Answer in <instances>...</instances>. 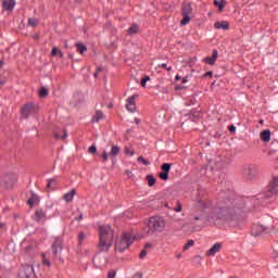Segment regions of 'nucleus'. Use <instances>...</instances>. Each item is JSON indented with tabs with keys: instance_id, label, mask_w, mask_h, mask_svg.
<instances>
[{
	"instance_id": "obj_1",
	"label": "nucleus",
	"mask_w": 278,
	"mask_h": 278,
	"mask_svg": "<svg viewBox=\"0 0 278 278\" xmlns=\"http://www.w3.org/2000/svg\"><path fill=\"white\" fill-rule=\"evenodd\" d=\"M247 204L242 198H233L231 193L222 191L218 195L216 204L208 212L207 220L216 223H238L244 214Z\"/></svg>"
},
{
	"instance_id": "obj_2",
	"label": "nucleus",
	"mask_w": 278,
	"mask_h": 278,
	"mask_svg": "<svg viewBox=\"0 0 278 278\" xmlns=\"http://www.w3.org/2000/svg\"><path fill=\"white\" fill-rule=\"evenodd\" d=\"M99 242L97 244V249L99 253H108L112 245L114 244V230L112 226H99Z\"/></svg>"
},
{
	"instance_id": "obj_3",
	"label": "nucleus",
	"mask_w": 278,
	"mask_h": 278,
	"mask_svg": "<svg viewBox=\"0 0 278 278\" xmlns=\"http://www.w3.org/2000/svg\"><path fill=\"white\" fill-rule=\"evenodd\" d=\"M166 229V222L164 218L153 216L149 218L148 226L143 229L146 236H153V233H162Z\"/></svg>"
},
{
	"instance_id": "obj_4",
	"label": "nucleus",
	"mask_w": 278,
	"mask_h": 278,
	"mask_svg": "<svg viewBox=\"0 0 278 278\" xmlns=\"http://www.w3.org/2000/svg\"><path fill=\"white\" fill-rule=\"evenodd\" d=\"M134 244L131 240V235L129 232H124L119 239L115 241V257H118V253H124Z\"/></svg>"
},
{
	"instance_id": "obj_5",
	"label": "nucleus",
	"mask_w": 278,
	"mask_h": 278,
	"mask_svg": "<svg viewBox=\"0 0 278 278\" xmlns=\"http://www.w3.org/2000/svg\"><path fill=\"white\" fill-rule=\"evenodd\" d=\"M62 251H64V242L60 238H55L51 244V260L53 262H60V264H64V258H62Z\"/></svg>"
},
{
	"instance_id": "obj_6",
	"label": "nucleus",
	"mask_w": 278,
	"mask_h": 278,
	"mask_svg": "<svg viewBox=\"0 0 278 278\" xmlns=\"http://www.w3.org/2000/svg\"><path fill=\"white\" fill-rule=\"evenodd\" d=\"M17 278H38V273L34 265L24 264L17 271Z\"/></svg>"
},
{
	"instance_id": "obj_7",
	"label": "nucleus",
	"mask_w": 278,
	"mask_h": 278,
	"mask_svg": "<svg viewBox=\"0 0 278 278\" xmlns=\"http://www.w3.org/2000/svg\"><path fill=\"white\" fill-rule=\"evenodd\" d=\"M40 108L38 104L34 102L26 103L22 109H21V114L23 118H29L33 114H38Z\"/></svg>"
},
{
	"instance_id": "obj_8",
	"label": "nucleus",
	"mask_w": 278,
	"mask_h": 278,
	"mask_svg": "<svg viewBox=\"0 0 278 278\" xmlns=\"http://www.w3.org/2000/svg\"><path fill=\"white\" fill-rule=\"evenodd\" d=\"M278 194V177L274 176L271 180L268 182L265 189V199H270Z\"/></svg>"
},
{
	"instance_id": "obj_9",
	"label": "nucleus",
	"mask_w": 278,
	"mask_h": 278,
	"mask_svg": "<svg viewBox=\"0 0 278 278\" xmlns=\"http://www.w3.org/2000/svg\"><path fill=\"white\" fill-rule=\"evenodd\" d=\"M258 175H260V170L257 169L256 166L247 165L243 167V177L248 181H254V179H257Z\"/></svg>"
},
{
	"instance_id": "obj_10",
	"label": "nucleus",
	"mask_w": 278,
	"mask_h": 278,
	"mask_svg": "<svg viewBox=\"0 0 278 278\" xmlns=\"http://www.w3.org/2000/svg\"><path fill=\"white\" fill-rule=\"evenodd\" d=\"M182 20L180 21V25H188L192 17H190V14H192V3L190 2H184L182 3Z\"/></svg>"
},
{
	"instance_id": "obj_11",
	"label": "nucleus",
	"mask_w": 278,
	"mask_h": 278,
	"mask_svg": "<svg viewBox=\"0 0 278 278\" xmlns=\"http://www.w3.org/2000/svg\"><path fill=\"white\" fill-rule=\"evenodd\" d=\"M16 181H18V175L16 174H5L2 177V184L4 188H7L8 190L14 188V186L16 185Z\"/></svg>"
},
{
	"instance_id": "obj_12",
	"label": "nucleus",
	"mask_w": 278,
	"mask_h": 278,
	"mask_svg": "<svg viewBox=\"0 0 278 278\" xmlns=\"http://www.w3.org/2000/svg\"><path fill=\"white\" fill-rule=\"evenodd\" d=\"M251 233L252 236H254V238H257L258 236H264V233H266V224H262V223L253 224Z\"/></svg>"
},
{
	"instance_id": "obj_13",
	"label": "nucleus",
	"mask_w": 278,
	"mask_h": 278,
	"mask_svg": "<svg viewBox=\"0 0 278 278\" xmlns=\"http://www.w3.org/2000/svg\"><path fill=\"white\" fill-rule=\"evenodd\" d=\"M173 164L170 163H164L161 166V173L159 174L160 179H162L163 181H168V173H170V168H172Z\"/></svg>"
},
{
	"instance_id": "obj_14",
	"label": "nucleus",
	"mask_w": 278,
	"mask_h": 278,
	"mask_svg": "<svg viewBox=\"0 0 278 278\" xmlns=\"http://www.w3.org/2000/svg\"><path fill=\"white\" fill-rule=\"evenodd\" d=\"M136 99H138V94H134V96H131V97H129L127 99L126 110L128 112H131V113L136 112V110H137V108H136Z\"/></svg>"
},
{
	"instance_id": "obj_15",
	"label": "nucleus",
	"mask_w": 278,
	"mask_h": 278,
	"mask_svg": "<svg viewBox=\"0 0 278 278\" xmlns=\"http://www.w3.org/2000/svg\"><path fill=\"white\" fill-rule=\"evenodd\" d=\"M198 207L199 210H202V212H204V210H210V207H212V200L210 199L198 200Z\"/></svg>"
},
{
	"instance_id": "obj_16",
	"label": "nucleus",
	"mask_w": 278,
	"mask_h": 278,
	"mask_svg": "<svg viewBox=\"0 0 278 278\" xmlns=\"http://www.w3.org/2000/svg\"><path fill=\"white\" fill-rule=\"evenodd\" d=\"M222 249H223V244H222V243H215V244L206 252V256H207V257H212V256L216 255V253H219Z\"/></svg>"
},
{
	"instance_id": "obj_17",
	"label": "nucleus",
	"mask_w": 278,
	"mask_h": 278,
	"mask_svg": "<svg viewBox=\"0 0 278 278\" xmlns=\"http://www.w3.org/2000/svg\"><path fill=\"white\" fill-rule=\"evenodd\" d=\"M218 60V50H213L212 56H206L203 59V62L210 64V66H214V63Z\"/></svg>"
},
{
	"instance_id": "obj_18",
	"label": "nucleus",
	"mask_w": 278,
	"mask_h": 278,
	"mask_svg": "<svg viewBox=\"0 0 278 278\" xmlns=\"http://www.w3.org/2000/svg\"><path fill=\"white\" fill-rule=\"evenodd\" d=\"M14 5H16L15 0H2V8L7 12H12V10H14Z\"/></svg>"
},
{
	"instance_id": "obj_19",
	"label": "nucleus",
	"mask_w": 278,
	"mask_h": 278,
	"mask_svg": "<svg viewBox=\"0 0 278 278\" xmlns=\"http://www.w3.org/2000/svg\"><path fill=\"white\" fill-rule=\"evenodd\" d=\"M38 203H40V198L38 194L34 193V191H30V198L27 200V205L34 207V205H38Z\"/></svg>"
},
{
	"instance_id": "obj_20",
	"label": "nucleus",
	"mask_w": 278,
	"mask_h": 278,
	"mask_svg": "<svg viewBox=\"0 0 278 278\" xmlns=\"http://www.w3.org/2000/svg\"><path fill=\"white\" fill-rule=\"evenodd\" d=\"M75 194H77V190L72 189L70 192L63 195V201H65L66 203L73 202Z\"/></svg>"
},
{
	"instance_id": "obj_21",
	"label": "nucleus",
	"mask_w": 278,
	"mask_h": 278,
	"mask_svg": "<svg viewBox=\"0 0 278 278\" xmlns=\"http://www.w3.org/2000/svg\"><path fill=\"white\" fill-rule=\"evenodd\" d=\"M103 118H105L103 111L97 110L91 118V123H99V121H103Z\"/></svg>"
},
{
	"instance_id": "obj_22",
	"label": "nucleus",
	"mask_w": 278,
	"mask_h": 278,
	"mask_svg": "<svg viewBox=\"0 0 278 278\" xmlns=\"http://www.w3.org/2000/svg\"><path fill=\"white\" fill-rule=\"evenodd\" d=\"M42 218H47V213L42 208H39L35 212V220L36 223H40Z\"/></svg>"
},
{
	"instance_id": "obj_23",
	"label": "nucleus",
	"mask_w": 278,
	"mask_h": 278,
	"mask_svg": "<svg viewBox=\"0 0 278 278\" xmlns=\"http://www.w3.org/2000/svg\"><path fill=\"white\" fill-rule=\"evenodd\" d=\"M213 3L215 8H218L219 12H223L227 5V0H214Z\"/></svg>"
},
{
	"instance_id": "obj_24",
	"label": "nucleus",
	"mask_w": 278,
	"mask_h": 278,
	"mask_svg": "<svg viewBox=\"0 0 278 278\" xmlns=\"http://www.w3.org/2000/svg\"><path fill=\"white\" fill-rule=\"evenodd\" d=\"M54 138L56 140H66V138H68V132L66 129H63L60 132H54Z\"/></svg>"
},
{
	"instance_id": "obj_25",
	"label": "nucleus",
	"mask_w": 278,
	"mask_h": 278,
	"mask_svg": "<svg viewBox=\"0 0 278 278\" xmlns=\"http://www.w3.org/2000/svg\"><path fill=\"white\" fill-rule=\"evenodd\" d=\"M266 233H269L270 236H277L278 228L271 224H266Z\"/></svg>"
},
{
	"instance_id": "obj_26",
	"label": "nucleus",
	"mask_w": 278,
	"mask_h": 278,
	"mask_svg": "<svg viewBox=\"0 0 278 278\" xmlns=\"http://www.w3.org/2000/svg\"><path fill=\"white\" fill-rule=\"evenodd\" d=\"M261 140L263 142H270V130L265 129L261 132Z\"/></svg>"
},
{
	"instance_id": "obj_27",
	"label": "nucleus",
	"mask_w": 278,
	"mask_h": 278,
	"mask_svg": "<svg viewBox=\"0 0 278 278\" xmlns=\"http://www.w3.org/2000/svg\"><path fill=\"white\" fill-rule=\"evenodd\" d=\"M215 29H229V22L223 21V22H215Z\"/></svg>"
},
{
	"instance_id": "obj_28",
	"label": "nucleus",
	"mask_w": 278,
	"mask_h": 278,
	"mask_svg": "<svg viewBox=\"0 0 278 278\" xmlns=\"http://www.w3.org/2000/svg\"><path fill=\"white\" fill-rule=\"evenodd\" d=\"M119 153H121V147L112 146L111 152L109 154H110L111 159L114 160L116 157V155H118Z\"/></svg>"
},
{
	"instance_id": "obj_29",
	"label": "nucleus",
	"mask_w": 278,
	"mask_h": 278,
	"mask_svg": "<svg viewBox=\"0 0 278 278\" xmlns=\"http://www.w3.org/2000/svg\"><path fill=\"white\" fill-rule=\"evenodd\" d=\"M147 181H148V186L150 188H153V186H155V184H157V178L156 177H153V175H148L146 177Z\"/></svg>"
},
{
	"instance_id": "obj_30",
	"label": "nucleus",
	"mask_w": 278,
	"mask_h": 278,
	"mask_svg": "<svg viewBox=\"0 0 278 278\" xmlns=\"http://www.w3.org/2000/svg\"><path fill=\"white\" fill-rule=\"evenodd\" d=\"M139 29H140V27L137 24H131V26L128 28L129 36H134L136 34H138Z\"/></svg>"
},
{
	"instance_id": "obj_31",
	"label": "nucleus",
	"mask_w": 278,
	"mask_h": 278,
	"mask_svg": "<svg viewBox=\"0 0 278 278\" xmlns=\"http://www.w3.org/2000/svg\"><path fill=\"white\" fill-rule=\"evenodd\" d=\"M39 97L40 99H47V97H49V89H47L46 87H41L39 89Z\"/></svg>"
},
{
	"instance_id": "obj_32",
	"label": "nucleus",
	"mask_w": 278,
	"mask_h": 278,
	"mask_svg": "<svg viewBox=\"0 0 278 278\" xmlns=\"http://www.w3.org/2000/svg\"><path fill=\"white\" fill-rule=\"evenodd\" d=\"M76 47H77L78 53H80V54H84V53H86V51H88V47H86V45H84V43L77 42Z\"/></svg>"
},
{
	"instance_id": "obj_33",
	"label": "nucleus",
	"mask_w": 278,
	"mask_h": 278,
	"mask_svg": "<svg viewBox=\"0 0 278 278\" xmlns=\"http://www.w3.org/2000/svg\"><path fill=\"white\" fill-rule=\"evenodd\" d=\"M38 18L35 17H29L28 18V26L29 27H38Z\"/></svg>"
},
{
	"instance_id": "obj_34",
	"label": "nucleus",
	"mask_w": 278,
	"mask_h": 278,
	"mask_svg": "<svg viewBox=\"0 0 278 278\" xmlns=\"http://www.w3.org/2000/svg\"><path fill=\"white\" fill-rule=\"evenodd\" d=\"M56 181H58V180H56L55 178L49 179V180H48V185H47V189H48V190H50V189H51V190H55V187H53L52 184H56Z\"/></svg>"
},
{
	"instance_id": "obj_35",
	"label": "nucleus",
	"mask_w": 278,
	"mask_h": 278,
	"mask_svg": "<svg viewBox=\"0 0 278 278\" xmlns=\"http://www.w3.org/2000/svg\"><path fill=\"white\" fill-rule=\"evenodd\" d=\"M190 247H194V240H189L182 248V251H188Z\"/></svg>"
},
{
	"instance_id": "obj_36",
	"label": "nucleus",
	"mask_w": 278,
	"mask_h": 278,
	"mask_svg": "<svg viewBox=\"0 0 278 278\" xmlns=\"http://www.w3.org/2000/svg\"><path fill=\"white\" fill-rule=\"evenodd\" d=\"M137 162H140L141 164H143L144 166H149V164H151L149 161L146 160L144 156H139L137 159Z\"/></svg>"
},
{
	"instance_id": "obj_37",
	"label": "nucleus",
	"mask_w": 278,
	"mask_h": 278,
	"mask_svg": "<svg viewBox=\"0 0 278 278\" xmlns=\"http://www.w3.org/2000/svg\"><path fill=\"white\" fill-rule=\"evenodd\" d=\"M42 257H43V260H42V264H43V266H48L49 268H50V266H51V261H49V260H47V254H42Z\"/></svg>"
},
{
	"instance_id": "obj_38",
	"label": "nucleus",
	"mask_w": 278,
	"mask_h": 278,
	"mask_svg": "<svg viewBox=\"0 0 278 278\" xmlns=\"http://www.w3.org/2000/svg\"><path fill=\"white\" fill-rule=\"evenodd\" d=\"M88 153H90L91 155H94V153H97V146L94 144L90 146L88 149Z\"/></svg>"
},
{
	"instance_id": "obj_39",
	"label": "nucleus",
	"mask_w": 278,
	"mask_h": 278,
	"mask_svg": "<svg viewBox=\"0 0 278 278\" xmlns=\"http://www.w3.org/2000/svg\"><path fill=\"white\" fill-rule=\"evenodd\" d=\"M184 210V205L181 202L177 201V206L174 208L175 212H181Z\"/></svg>"
},
{
	"instance_id": "obj_40",
	"label": "nucleus",
	"mask_w": 278,
	"mask_h": 278,
	"mask_svg": "<svg viewBox=\"0 0 278 278\" xmlns=\"http://www.w3.org/2000/svg\"><path fill=\"white\" fill-rule=\"evenodd\" d=\"M109 157H110V153H108V151H103V153H102V162H108V160H109Z\"/></svg>"
},
{
	"instance_id": "obj_41",
	"label": "nucleus",
	"mask_w": 278,
	"mask_h": 278,
	"mask_svg": "<svg viewBox=\"0 0 278 278\" xmlns=\"http://www.w3.org/2000/svg\"><path fill=\"white\" fill-rule=\"evenodd\" d=\"M159 68H164L165 71H168V72L173 71V67L172 66L168 67L166 63L160 64Z\"/></svg>"
},
{
	"instance_id": "obj_42",
	"label": "nucleus",
	"mask_w": 278,
	"mask_h": 278,
	"mask_svg": "<svg viewBox=\"0 0 278 278\" xmlns=\"http://www.w3.org/2000/svg\"><path fill=\"white\" fill-rule=\"evenodd\" d=\"M84 240H86V233L80 232V233L78 235L79 244H81V242H84Z\"/></svg>"
},
{
	"instance_id": "obj_43",
	"label": "nucleus",
	"mask_w": 278,
	"mask_h": 278,
	"mask_svg": "<svg viewBox=\"0 0 278 278\" xmlns=\"http://www.w3.org/2000/svg\"><path fill=\"white\" fill-rule=\"evenodd\" d=\"M149 252H147V250H142L139 254V260H144V257H147Z\"/></svg>"
},
{
	"instance_id": "obj_44",
	"label": "nucleus",
	"mask_w": 278,
	"mask_h": 278,
	"mask_svg": "<svg viewBox=\"0 0 278 278\" xmlns=\"http://www.w3.org/2000/svg\"><path fill=\"white\" fill-rule=\"evenodd\" d=\"M114 277H116V270H110L108 273V278H114Z\"/></svg>"
},
{
	"instance_id": "obj_45",
	"label": "nucleus",
	"mask_w": 278,
	"mask_h": 278,
	"mask_svg": "<svg viewBox=\"0 0 278 278\" xmlns=\"http://www.w3.org/2000/svg\"><path fill=\"white\" fill-rule=\"evenodd\" d=\"M271 257H273V260H278V250H277V249H275V250L273 251Z\"/></svg>"
},
{
	"instance_id": "obj_46",
	"label": "nucleus",
	"mask_w": 278,
	"mask_h": 278,
	"mask_svg": "<svg viewBox=\"0 0 278 278\" xmlns=\"http://www.w3.org/2000/svg\"><path fill=\"white\" fill-rule=\"evenodd\" d=\"M125 175H127V177H128L129 179H131V177H134V173H132L131 170H129V169H126V170H125Z\"/></svg>"
},
{
	"instance_id": "obj_47",
	"label": "nucleus",
	"mask_w": 278,
	"mask_h": 278,
	"mask_svg": "<svg viewBox=\"0 0 278 278\" xmlns=\"http://www.w3.org/2000/svg\"><path fill=\"white\" fill-rule=\"evenodd\" d=\"M134 153H136V152L131 151L129 148H125L126 155H134Z\"/></svg>"
},
{
	"instance_id": "obj_48",
	"label": "nucleus",
	"mask_w": 278,
	"mask_h": 278,
	"mask_svg": "<svg viewBox=\"0 0 278 278\" xmlns=\"http://www.w3.org/2000/svg\"><path fill=\"white\" fill-rule=\"evenodd\" d=\"M51 55L53 58H55V55H58V48L56 47L52 48Z\"/></svg>"
},
{
	"instance_id": "obj_49",
	"label": "nucleus",
	"mask_w": 278,
	"mask_h": 278,
	"mask_svg": "<svg viewBox=\"0 0 278 278\" xmlns=\"http://www.w3.org/2000/svg\"><path fill=\"white\" fill-rule=\"evenodd\" d=\"M175 90H186V86L176 85Z\"/></svg>"
},
{
	"instance_id": "obj_50",
	"label": "nucleus",
	"mask_w": 278,
	"mask_h": 278,
	"mask_svg": "<svg viewBox=\"0 0 278 278\" xmlns=\"http://www.w3.org/2000/svg\"><path fill=\"white\" fill-rule=\"evenodd\" d=\"M228 129L231 134L236 132V126L235 125H230L228 126Z\"/></svg>"
},
{
	"instance_id": "obj_51",
	"label": "nucleus",
	"mask_w": 278,
	"mask_h": 278,
	"mask_svg": "<svg viewBox=\"0 0 278 278\" xmlns=\"http://www.w3.org/2000/svg\"><path fill=\"white\" fill-rule=\"evenodd\" d=\"M194 220H199L200 223H203V216L201 215L194 216Z\"/></svg>"
},
{
	"instance_id": "obj_52",
	"label": "nucleus",
	"mask_w": 278,
	"mask_h": 278,
	"mask_svg": "<svg viewBox=\"0 0 278 278\" xmlns=\"http://www.w3.org/2000/svg\"><path fill=\"white\" fill-rule=\"evenodd\" d=\"M213 75H214L213 72H207V73L204 74V77H212Z\"/></svg>"
},
{
	"instance_id": "obj_53",
	"label": "nucleus",
	"mask_w": 278,
	"mask_h": 278,
	"mask_svg": "<svg viewBox=\"0 0 278 278\" xmlns=\"http://www.w3.org/2000/svg\"><path fill=\"white\" fill-rule=\"evenodd\" d=\"M141 87H142V88H146V87H147V83H146L144 78H141Z\"/></svg>"
},
{
	"instance_id": "obj_54",
	"label": "nucleus",
	"mask_w": 278,
	"mask_h": 278,
	"mask_svg": "<svg viewBox=\"0 0 278 278\" xmlns=\"http://www.w3.org/2000/svg\"><path fill=\"white\" fill-rule=\"evenodd\" d=\"M132 278H142V274H135L134 276H132Z\"/></svg>"
},
{
	"instance_id": "obj_55",
	"label": "nucleus",
	"mask_w": 278,
	"mask_h": 278,
	"mask_svg": "<svg viewBox=\"0 0 278 278\" xmlns=\"http://www.w3.org/2000/svg\"><path fill=\"white\" fill-rule=\"evenodd\" d=\"M84 214H80L78 217H76V220L79 223V220H83Z\"/></svg>"
},
{
	"instance_id": "obj_56",
	"label": "nucleus",
	"mask_w": 278,
	"mask_h": 278,
	"mask_svg": "<svg viewBox=\"0 0 278 278\" xmlns=\"http://www.w3.org/2000/svg\"><path fill=\"white\" fill-rule=\"evenodd\" d=\"M151 247H153V244H151V243H146L144 244V249H151Z\"/></svg>"
},
{
	"instance_id": "obj_57",
	"label": "nucleus",
	"mask_w": 278,
	"mask_h": 278,
	"mask_svg": "<svg viewBox=\"0 0 278 278\" xmlns=\"http://www.w3.org/2000/svg\"><path fill=\"white\" fill-rule=\"evenodd\" d=\"M4 85H5V80H0V90L1 88H3Z\"/></svg>"
},
{
	"instance_id": "obj_58",
	"label": "nucleus",
	"mask_w": 278,
	"mask_h": 278,
	"mask_svg": "<svg viewBox=\"0 0 278 278\" xmlns=\"http://www.w3.org/2000/svg\"><path fill=\"white\" fill-rule=\"evenodd\" d=\"M143 79H144L146 83L151 81V77H149V76H144Z\"/></svg>"
},
{
	"instance_id": "obj_59",
	"label": "nucleus",
	"mask_w": 278,
	"mask_h": 278,
	"mask_svg": "<svg viewBox=\"0 0 278 278\" xmlns=\"http://www.w3.org/2000/svg\"><path fill=\"white\" fill-rule=\"evenodd\" d=\"M179 80H181V76L176 75V77H175V81H179Z\"/></svg>"
},
{
	"instance_id": "obj_60",
	"label": "nucleus",
	"mask_w": 278,
	"mask_h": 278,
	"mask_svg": "<svg viewBox=\"0 0 278 278\" xmlns=\"http://www.w3.org/2000/svg\"><path fill=\"white\" fill-rule=\"evenodd\" d=\"M135 123H136V125H140V118L136 117Z\"/></svg>"
},
{
	"instance_id": "obj_61",
	"label": "nucleus",
	"mask_w": 278,
	"mask_h": 278,
	"mask_svg": "<svg viewBox=\"0 0 278 278\" xmlns=\"http://www.w3.org/2000/svg\"><path fill=\"white\" fill-rule=\"evenodd\" d=\"M188 83V76L182 78V84H187Z\"/></svg>"
},
{
	"instance_id": "obj_62",
	"label": "nucleus",
	"mask_w": 278,
	"mask_h": 278,
	"mask_svg": "<svg viewBox=\"0 0 278 278\" xmlns=\"http://www.w3.org/2000/svg\"><path fill=\"white\" fill-rule=\"evenodd\" d=\"M60 58H64V52L62 50H59Z\"/></svg>"
},
{
	"instance_id": "obj_63",
	"label": "nucleus",
	"mask_w": 278,
	"mask_h": 278,
	"mask_svg": "<svg viewBox=\"0 0 278 278\" xmlns=\"http://www.w3.org/2000/svg\"><path fill=\"white\" fill-rule=\"evenodd\" d=\"M96 72H97V73H101V72H103V67H101V66H100V67H98Z\"/></svg>"
},
{
	"instance_id": "obj_64",
	"label": "nucleus",
	"mask_w": 278,
	"mask_h": 278,
	"mask_svg": "<svg viewBox=\"0 0 278 278\" xmlns=\"http://www.w3.org/2000/svg\"><path fill=\"white\" fill-rule=\"evenodd\" d=\"M5 227V223H0V229H3Z\"/></svg>"
}]
</instances>
